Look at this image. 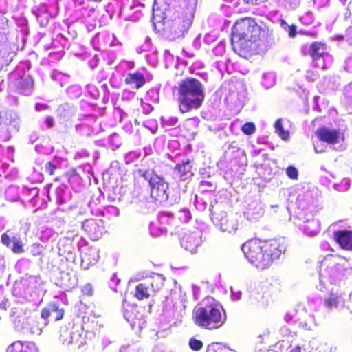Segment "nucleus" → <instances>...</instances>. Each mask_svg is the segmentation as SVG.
Masks as SVG:
<instances>
[{
  "instance_id": "1",
  "label": "nucleus",
  "mask_w": 352,
  "mask_h": 352,
  "mask_svg": "<svg viewBox=\"0 0 352 352\" xmlns=\"http://www.w3.org/2000/svg\"><path fill=\"white\" fill-rule=\"evenodd\" d=\"M272 40V30L266 25H258L253 17L241 18L231 28L233 50L242 57L253 54L261 47L267 46Z\"/></svg>"
},
{
  "instance_id": "2",
  "label": "nucleus",
  "mask_w": 352,
  "mask_h": 352,
  "mask_svg": "<svg viewBox=\"0 0 352 352\" xmlns=\"http://www.w3.org/2000/svg\"><path fill=\"white\" fill-rule=\"evenodd\" d=\"M241 249L250 263L261 270L270 267L282 254L280 243L276 239H252L243 243Z\"/></svg>"
},
{
  "instance_id": "3",
  "label": "nucleus",
  "mask_w": 352,
  "mask_h": 352,
  "mask_svg": "<svg viewBox=\"0 0 352 352\" xmlns=\"http://www.w3.org/2000/svg\"><path fill=\"white\" fill-rule=\"evenodd\" d=\"M192 320L199 327L214 330L226 323V314L217 300L207 296L194 308Z\"/></svg>"
},
{
  "instance_id": "4",
  "label": "nucleus",
  "mask_w": 352,
  "mask_h": 352,
  "mask_svg": "<svg viewBox=\"0 0 352 352\" xmlns=\"http://www.w3.org/2000/svg\"><path fill=\"white\" fill-rule=\"evenodd\" d=\"M138 173L148 182L151 188V196L153 199L160 202L167 199L166 191L168 184L164 178L157 175L153 169L139 170Z\"/></svg>"
},
{
  "instance_id": "5",
  "label": "nucleus",
  "mask_w": 352,
  "mask_h": 352,
  "mask_svg": "<svg viewBox=\"0 0 352 352\" xmlns=\"http://www.w3.org/2000/svg\"><path fill=\"white\" fill-rule=\"evenodd\" d=\"M164 278L159 274L153 276L142 283L138 284L134 290L133 296L138 300L153 297L162 287Z\"/></svg>"
},
{
  "instance_id": "6",
  "label": "nucleus",
  "mask_w": 352,
  "mask_h": 352,
  "mask_svg": "<svg viewBox=\"0 0 352 352\" xmlns=\"http://www.w3.org/2000/svg\"><path fill=\"white\" fill-rule=\"evenodd\" d=\"M205 98V94H178L177 104L182 113L198 109L201 107Z\"/></svg>"
},
{
  "instance_id": "7",
  "label": "nucleus",
  "mask_w": 352,
  "mask_h": 352,
  "mask_svg": "<svg viewBox=\"0 0 352 352\" xmlns=\"http://www.w3.org/2000/svg\"><path fill=\"white\" fill-rule=\"evenodd\" d=\"M192 19L193 14L191 10H188L185 16L182 12L181 15L177 16L170 27V34L172 38L176 39L183 37L192 25Z\"/></svg>"
},
{
  "instance_id": "8",
  "label": "nucleus",
  "mask_w": 352,
  "mask_h": 352,
  "mask_svg": "<svg viewBox=\"0 0 352 352\" xmlns=\"http://www.w3.org/2000/svg\"><path fill=\"white\" fill-rule=\"evenodd\" d=\"M65 316V309L58 302H50L41 311V317L48 324L51 318L54 321H59Z\"/></svg>"
},
{
  "instance_id": "9",
  "label": "nucleus",
  "mask_w": 352,
  "mask_h": 352,
  "mask_svg": "<svg viewBox=\"0 0 352 352\" xmlns=\"http://www.w3.org/2000/svg\"><path fill=\"white\" fill-rule=\"evenodd\" d=\"M214 222L223 232L234 234L238 229V221L233 216L228 215L226 212H221L214 218Z\"/></svg>"
},
{
  "instance_id": "10",
  "label": "nucleus",
  "mask_w": 352,
  "mask_h": 352,
  "mask_svg": "<svg viewBox=\"0 0 352 352\" xmlns=\"http://www.w3.org/2000/svg\"><path fill=\"white\" fill-rule=\"evenodd\" d=\"M315 133L320 142L327 143L328 144H336L340 141L344 140V136L342 133L325 126L318 128L315 131Z\"/></svg>"
},
{
  "instance_id": "11",
  "label": "nucleus",
  "mask_w": 352,
  "mask_h": 352,
  "mask_svg": "<svg viewBox=\"0 0 352 352\" xmlns=\"http://www.w3.org/2000/svg\"><path fill=\"white\" fill-rule=\"evenodd\" d=\"M178 94H204V85L197 78H186L179 83Z\"/></svg>"
},
{
  "instance_id": "12",
  "label": "nucleus",
  "mask_w": 352,
  "mask_h": 352,
  "mask_svg": "<svg viewBox=\"0 0 352 352\" xmlns=\"http://www.w3.org/2000/svg\"><path fill=\"white\" fill-rule=\"evenodd\" d=\"M82 228L94 240L100 238L104 232L103 221L95 219L85 220L82 224Z\"/></svg>"
},
{
  "instance_id": "13",
  "label": "nucleus",
  "mask_w": 352,
  "mask_h": 352,
  "mask_svg": "<svg viewBox=\"0 0 352 352\" xmlns=\"http://www.w3.org/2000/svg\"><path fill=\"white\" fill-rule=\"evenodd\" d=\"M333 239L342 250L352 252V230H336L333 232Z\"/></svg>"
},
{
  "instance_id": "14",
  "label": "nucleus",
  "mask_w": 352,
  "mask_h": 352,
  "mask_svg": "<svg viewBox=\"0 0 352 352\" xmlns=\"http://www.w3.org/2000/svg\"><path fill=\"white\" fill-rule=\"evenodd\" d=\"M19 125L16 117L8 112L0 113V130L8 133L19 131Z\"/></svg>"
},
{
  "instance_id": "15",
  "label": "nucleus",
  "mask_w": 352,
  "mask_h": 352,
  "mask_svg": "<svg viewBox=\"0 0 352 352\" xmlns=\"http://www.w3.org/2000/svg\"><path fill=\"white\" fill-rule=\"evenodd\" d=\"M6 352H40L34 342L16 340L12 342Z\"/></svg>"
},
{
  "instance_id": "16",
  "label": "nucleus",
  "mask_w": 352,
  "mask_h": 352,
  "mask_svg": "<svg viewBox=\"0 0 352 352\" xmlns=\"http://www.w3.org/2000/svg\"><path fill=\"white\" fill-rule=\"evenodd\" d=\"M201 243V236L195 232L185 234L182 241V246L190 253L196 252Z\"/></svg>"
},
{
  "instance_id": "17",
  "label": "nucleus",
  "mask_w": 352,
  "mask_h": 352,
  "mask_svg": "<svg viewBox=\"0 0 352 352\" xmlns=\"http://www.w3.org/2000/svg\"><path fill=\"white\" fill-rule=\"evenodd\" d=\"M327 46L325 43L314 41L309 46V54L313 60H317L327 54Z\"/></svg>"
},
{
  "instance_id": "18",
  "label": "nucleus",
  "mask_w": 352,
  "mask_h": 352,
  "mask_svg": "<svg viewBox=\"0 0 352 352\" xmlns=\"http://www.w3.org/2000/svg\"><path fill=\"white\" fill-rule=\"evenodd\" d=\"M124 81L137 89L143 87L146 82L143 74L139 72L128 74Z\"/></svg>"
},
{
  "instance_id": "19",
  "label": "nucleus",
  "mask_w": 352,
  "mask_h": 352,
  "mask_svg": "<svg viewBox=\"0 0 352 352\" xmlns=\"http://www.w3.org/2000/svg\"><path fill=\"white\" fill-rule=\"evenodd\" d=\"M174 171L182 179H188L192 175L190 161L187 160L186 162H183L181 164H177L174 167Z\"/></svg>"
},
{
  "instance_id": "20",
  "label": "nucleus",
  "mask_w": 352,
  "mask_h": 352,
  "mask_svg": "<svg viewBox=\"0 0 352 352\" xmlns=\"http://www.w3.org/2000/svg\"><path fill=\"white\" fill-rule=\"evenodd\" d=\"M341 295L337 292H331L324 299V305L329 311H332L338 307Z\"/></svg>"
},
{
  "instance_id": "21",
  "label": "nucleus",
  "mask_w": 352,
  "mask_h": 352,
  "mask_svg": "<svg viewBox=\"0 0 352 352\" xmlns=\"http://www.w3.org/2000/svg\"><path fill=\"white\" fill-rule=\"evenodd\" d=\"M10 317L12 322L17 327L23 324L25 321L27 320V318L21 309H12Z\"/></svg>"
},
{
  "instance_id": "22",
  "label": "nucleus",
  "mask_w": 352,
  "mask_h": 352,
  "mask_svg": "<svg viewBox=\"0 0 352 352\" xmlns=\"http://www.w3.org/2000/svg\"><path fill=\"white\" fill-rule=\"evenodd\" d=\"M58 340L65 346H69L72 343L73 336L69 328L67 327H61L58 333Z\"/></svg>"
},
{
  "instance_id": "23",
  "label": "nucleus",
  "mask_w": 352,
  "mask_h": 352,
  "mask_svg": "<svg viewBox=\"0 0 352 352\" xmlns=\"http://www.w3.org/2000/svg\"><path fill=\"white\" fill-rule=\"evenodd\" d=\"M12 245L10 248L12 252L14 254H21L24 252L23 244L20 239L13 237L12 239Z\"/></svg>"
},
{
  "instance_id": "24",
  "label": "nucleus",
  "mask_w": 352,
  "mask_h": 352,
  "mask_svg": "<svg viewBox=\"0 0 352 352\" xmlns=\"http://www.w3.org/2000/svg\"><path fill=\"white\" fill-rule=\"evenodd\" d=\"M274 127L279 135L284 140H288L289 133L287 131L284 130L282 122L280 120H277L274 123Z\"/></svg>"
},
{
  "instance_id": "25",
  "label": "nucleus",
  "mask_w": 352,
  "mask_h": 352,
  "mask_svg": "<svg viewBox=\"0 0 352 352\" xmlns=\"http://www.w3.org/2000/svg\"><path fill=\"white\" fill-rule=\"evenodd\" d=\"M206 352H234L233 350L218 344H212L208 346Z\"/></svg>"
},
{
  "instance_id": "26",
  "label": "nucleus",
  "mask_w": 352,
  "mask_h": 352,
  "mask_svg": "<svg viewBox=\"0 0 352 352\" xmlns=\"http://www.w3.org/2000/svg\"><path fill=\"white\" fill-rule=\"evenodd\" d=\"M241 131L245 135H252L256 131V126L253 122H246L241 126Z\"/></svg>"
},
{
  "instance_id": "27",
  "label": "nucleus",
  "mask_w": 352,
  "mask_h": 352,
  "mask_svg": "<svg viewBox=\"0 0 352 352\" xmlns=\"http://www.w3.org/2000/svg\"><path fill=\"white\" fill-rule=\"evenodd\" d=\"M189 346L193 351H199L203 348L204 344L200 340L191 338L189 340Z\"/></svg>"
},
{
  "instance_id": "28",
  "label": "nucleus",
  "mask_w": 352,
  "mask_h": 352,
  "mask_svg": "<svg viewBox=\"0 0 352 352\" xmlns=\"http://www.w3.org/2000/svg\"><path fill=\"white\" fill-rule=\"evenodd\" d=\"M286 174L289 178L293 180H297L298 178V171L293 166H289L286 169Z\"/></svg>"
},
{
  "instance_id": "29",
  "label": "nucleus",
  "mask_w": 352,
  "mask_h": 352,
  "mask_svg": "<svg viewBox=\"0 0 352 352\" xmlns=\"http://www.w3.org/2000/svg\"><path fill=\"white\" fill-rule=\"evenodd\" d=\"M30 252L33 256H39L43 253V247L39 243H34L30 247Z\"/></svg>"
},
{
  "instance_id": "30",
  "label": "nucleus",
  "mask_w": 352,
  "mask_h": 352,
  "mask_svg": "<svg viewBox=\"0 0 352 352\" xmlns=\"http://www.w3.org/2000/svg\"><path fill=\"white\" fill-rule=\"evenodd\" d=\"M44 168L45 172L50 176L54 175L56 170V166L52 162H46Z\"/></svg>"
},
{
  "instance_id": "31",
  "label": "nucleus",
  "mask_w": 352,
  "mask_h": 352,
  "mask_svg": "<svg viewBox=\"0 0 352 352\" xmlns=\"http://www.w3.org/2000/svg\"><path fill=\"white\" fill-rule=\"evenodd\" d=\"M1 242L6 247H9L11 243V239L6 233H3L1 234Z\"/></svg>"
},
{
  "instance_id": "32",
  "label": "nucleus",
  "mask_w": 352,
  "mask_h": 352,
  "mask_svg": "<svg viewBox=\"0 0 352 352\" xmlns=\"http://www.w3.org/2000/svg\"><path fill=\"white\" fill-rule=\"evenodd\" d=\"M243 2L250 6H257L266 2L267 0H243Z\"/></svg>"
},
{
  "instance_id": "33",
  "label": "nucleus",
  "mask_w": 352,
  "mask_h": 352,
  "mask_svg": "<svg viewBox=\"0 0 352 352\" xmlns=\"http://www.w3.org/2000/svg\"><path fill=\"white\" fill-rule=\"evenodd\" d=\"M296 26L294 24L289 25L288 35L290 38H294L296 36Z\"/></svg>"
},
{
  "instance_id": "34",
  "label": "nucleus",
  "mask_w": 352,
  "mask_h": 352,
  "mask_svg": "<svg viewBox=\"0 0 352 352\" xmlns=\"http://www.w3.org/2000/svg\"><path fill=\"white\" fill-rule=\"evenodd\" d=\"M65 175L69 181L76 175V170L75 168H72L69 170L65 172Z\"/></svg>"
},
{
  "instance_id": "35",
  "label": "nucleus",
  "mask_w": 352,
  "mask_h": 352,
  "mask_svg": "<svg viewBox=\"0 0 352 352\" xmlns=\"http://www.w3.org/2000/svg\"><path fill=\"white\" fill-rule=\"evenodd\" d=\"M132 17L133 18L134 20H139L140 19L143 17V13L142 12L141 10H136L133 13Z\"/></svg>"
},
{
  "instance_id": "36",
  "label": "nucleus",
  "mask_w": 352,
  "mask_h": 352,
  "mask_svg": "<svg viewBox=\"0 0 352 352\" xmlns=\"http://www.w3.org/2000/svg\"><path fill=\"white\" fill-rule=\"evenodd\" d=\"M45 123L48 127L51 128L54 125V122L53 118L48 116L45 119Z\"/></svg>"
},
{
  "instance_id": "37",
  "label": "nucleus",
  "mask_w": 352,
  "mask_h": 352,
  "mask_svg": "<svg viewBox=\"0 0 352 352\" xmlns=\"http://www.w3.org/2000/svg\"><path fill=\"white\" fill-rule=\"evenodd\" d=\"M291 352H302L301 347L300 346H296Z\"/></svg>"
},
{
  "instance_id": "38",
  "label": "nucleus",
  "mask_w": 352,
  "mask_h": 352,
  "mask_svg": "<svg viewBox=\"0 0 352 352\" xmlns=\"http://www.w3.org/2000/svg\"><path fill=\"white\" fill-rule=\"evenodd\" d=\"M306 34L311 36H316V33L314 32H307Z\"/></svg>"
},
{
  "instance_id": "39",
  "label": "nucleus",
  "mask_w": 352,
  "mask_h": 352,
  "mask_svg": "<svg viewBox=\"0 0 352 352\" xmlns=\"http://www.w3.org/2000/svg\"><path fill=\"white\" fill-rule=\"evenodd\" d=\"M314 77H308L309 80H315L316 77L318 76V74H313Z\"/></svg>"
},
{
  "instance_id": "40",
  "label": "nucleus",
  "mask_w": 352,
  "mask_h": 352,
  "mask_svg": "<svg viewBox=\"0 0 352 352\" xmlns=\"http://www.w3.org/2000/svg\"><path fill=\"white\" fill-rule=\"evenodd\" d=\"M54 181L55 182H60V178L59 177H56L54 178Z\"/></svg>"
},
{
  "instance_id": "41",
  "label": "nucleus",
  "mask_w": 352,
  "mask_h": 352,
  "mask_svg": "<svg viewBox=\"0 0 352 352\" xmlns=\"http://www.w3.org/2000/svg\"><path fill=\"white\" fill-rule=\"evenodd\" d=\"M234 143H235V142H232V143L230 144L229 148H230V147H233L234 146H233L232 144H234Z\"/></svg>"
}]
</instances>
